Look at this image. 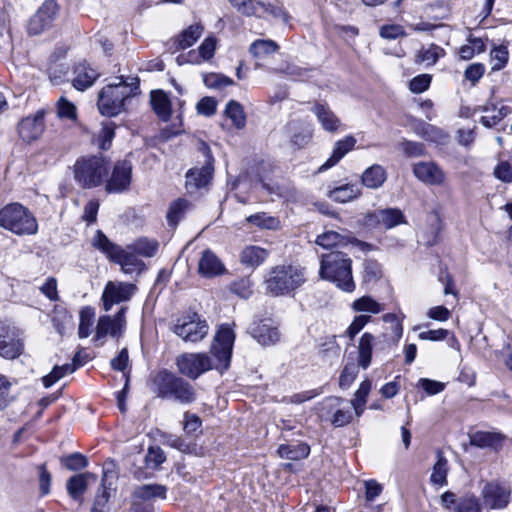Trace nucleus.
<instances>
[{
  "mask_svg": "<svg viewBox=\"0 0 512 512\" xmlns=\"http://www.w3.org/2000/svg\"><path fill=\"white\" fill-rule=\"evenodd\" d=\"M234 341L235 333L232 327L222 324L211 346V353L218 363L213 365L210 357L205 353H183L176 359L179 372L191 379H196L213 367L221 371L226 370L230 364Z\"/></svg>",
  "mask_w": 512,
  "mask_h": 512,
  "instance_id": "1",
  "label": "nucleus"
},
{
  "mask_svg": "<svg viewBox=\"0 0 512 512\" xmlns=\"http://www.w3.org/2000/svg\"><path fill=\"white\" fill-rule=\"evenodd\" d=\"M57 114L61 119L75 121L77 118L75 105L65 97H61L57 102Z\"/></svg>",
  "mask_w": 512,
  "mask_h": 512,
  "instance_id": "57",
  "label": "nucleus"
},
{
  "mask_svg": "<svg viewBox=\"0 0 512 512\" xmlns=\"http://www.w3.org/2000/svg\"><path fill=\"white\" fill-rule=\"evenodd\" d=\"M135 289V285L130 283L109 281L102 295L104 310L109 311L114 304L128 301Z\"/></svg>",
  "mask_w": 512,
  "mask_h": 512,
  "instance_id": "14",
  "label": "nucleus"
},
{
  "mask_svg": "<svg viewBox=\"0 0 512 512\" xmlns=\"http://www.w3.org/2000/svg\"><path fill=\"white\" fill-rule=\"evenodd\" d=\"M189 202L185 199L175 200L167 212V220L170 225H176L182 214L188 209Z\"/></svg>",
  "mask_w": 512,
  "mask_h": 512,
  "instance_id": "55",
  "label": "nucleus"
},
{
  "mask_svg": "<svg viewBox=\"0 0 512 512\" xmlns=\"http://www.w3.org/2000/svg\"><path fill=\"white\" fill-rule=\"evenodd\" d=\"M96 479V476L89 472L74 475L67 481V492L74 500L82 502L83 494L90 484L96 482Z\"/></svg>",
  "mask_w": 512,
  "mask_h": 512,
  "instance_id": "23",
  "label": "nucleus"
},
{
  "mask_svg": "<svg viewBox=\"0 0 512 512\" xmlns=\"http://www.w3.org/2000/svg\"><path fill=\"white\" fill-rule=\"evenodd\" d=\"M239 12L245 15H257L262 16L265 13L271 14L274 17L283 15V11L279 7H274L270 4L263 2L253 3L252 0H229Z\"/></svg>",
  "mask_w": 512,
  "mask_h": 512,
  "instance_id": "20",
  "label": "nucleus"
},
{
  "mask_svg": "<svg viewBox=\"0 0 512 512\" xmlns=\"http://www.w3.org/2000/svg\"><path fill=\"white\" fill-rule=\"evenodd\" d=\"M482 111L485 113L480 118V123L486 128H492L502 121L507 115V108L504 106L496 107L494 105L484 106Z\"/></svg>",
  "mask_w": 512,
  "mask_h": 512,
  "instance_id": "39",
  "label": "nucleus"
},
{
  "mask_svg": "<svg viewBox=\"0 0 512 512\" xmlns=\"http://www.w3.org/2000/svg\"><path fill=\"white\" fill-rule=\"evenodd\" d=\"M470 444L478 448L499 449L503 445L505 436L498 432L476 431L469 435Z\"/></svg>",
  "mask_w": 512,
  "mask_h": 512,
  "instance_id": "26",
  "label": "nucleus"
},
{
  "mask_svg": "<svg viewBox=\"0 0 512 512\" xmlns=\"http://www.w3.org/2000/svg\"><path fill=\"white\" fill-rule=\"evenodd\" d=\"M509 58L508 49L504 45L495 46L490 52V63L492 71L503 69Z\"/></svg>",
  "mask_w": 512,
  "mask_h": 512,
  "instance_id": "54",
  "label": "nucleus"
},
{
  "mask_svg": "<svg viewBox=\"0 0 512 512\" xmlns=\"http://www.w3.org/2000/svg\"><path fill=\"white\" fill-rule=\"evenodd\" d=\"M92 245L105 254L110 261L119 264L125 274L139 275L146 268L145 263L131 249L112 243L101 230H97L92 239Z\"/></svg>",
  "mask_w": 512,
  "mask_h": 512,
  "instance_id": "5",
  "label": "nucleus"
},
{
  "mask_svg": "<svg viewBox=\"0 0 512 512\" xmlns=\"http://www.w3.org/2000/svg\"><path fill=\"white\" fill-rule=\"evenodd\" d=\"M250 334L263 346L273 345L280 338L277 327H274L268 320L254 323L250 327Z\"/></svg>",
  "mask_w": 512,
  "mask_h": 512,
  "instance_id": "22",
  "label": "nucleus"
},
{
  "mask_svg": "<svg viewBox=\"0 0 512 512\" xmlns=\"http://www.w3.org/2000/svg\"><path fill=\"white\" fill-rule=\"evenodd\" d=\"M402 333L403 326L401 321L390 325L387 331L378 339L376 354H384L386 351L390 350L392 346H395L402 337Z\"/></svg>",
  "mask_w": 512,
  "mask_h": 512,
  "instance_id": "29",
  "label": "nucleus"
},
{
  "mask_svg": "<svg viewBox=\"0 0 512 512\" xmlns=\"http://www.w3.org/2000/svg\"><path fill=\"white\" fill-rule=\"evenodd\" d=\"M346 243L347 238L336 231H326L316 239V244L325 249L345 245Z\"/></svg>",
  "mask_w": 512,
  "mask_h": 512,
  "instance_id": "51",
  "label": "nucleus"
},
{
  "mask_svg": "<svg viewBox=\"0 0 512 512\" xmlns=\"http://www.w3.org/2000/svg\"><path fill=\"white\" fill-rule=\"evenodd\" d=\"M63 464L68 470H79L87 466L88 461L85 456L79 453H73L62 459Z\"/></svg>",
  "mask_w": 512,
  "mask_h": 512,
  "instance_id": "63",
  "label": "nucleus"
},
{
  "mask_svg": "<svg viewBox=\"0 0 512 512\" xmlns=\"http://www.w3.org/2000/svg\"><path fill=\"white\" fill-rule=\"evenodd\" d=\"M203 27L199 24L189 26L177 39L178 48L186 49L192 46L202 35Z\"/></svg>",
  "mask_w": 512,
  "mask_h": 512,
  "instance_id": "48",
  "label": "nucleus"
},
{
  "mask_svg": "<svg viewBox=\"0 0 512 512\" xmlns=\"http://www.w3.org/2000/svg\"><path fill=\"white\" fill-rule=\"evenodd\" d=\"M106 477H107V474L104 473L101 488L98 490V493L94 499L91 512H109L108 501L110 499V492H109L110 488L106 487V484H105Z\"/></svg>",
  "mask_w": 512,
  "mask_h": 512,
  "instance_id": "53",
  "label": "nucleus"
},
{
  "mask_svg": "<svg viewBox=\"0 0 512 512\" xmlns=\"http://www.w3.org/2000/svg\"><path fill=\"white\" fill-rule=\"evenodd\" d=\"M440 501L448 512H481L480 503L473 495L457 497L455 493L446 491Z\"/></svg>",
  "mask_w": 512,
  "mask_h": 512,
  "instance_id": "17",
  "label": "nucleus"
},
{
  "mask_svg": "<svg viewBox=\"0 0 512 512\" xmlns=\"http://www.w3.org/2000/svg\"><path fill=\"white\" fill-rule=\"evenodd\" d=\"M225 115L229 118L236 129H243L246 125V114L242 105L235 101L231 100L227 103L225 111Z\"/></svg>",
  "mask_w": 512,
  "mask_h": 512,
  "instance_id": "44",
  "label": "nucleus"
},
{
  "mask_svg": "<svg viewBox=\"0 0 512 512\" xmlns=\"http://www.w3.org/2000/svg\"><path fill=\"white\" fill-rule=\"evenodd\" d=\"M371 316L359 315L354 318L346 330V335L353 340L354 337L370 322Z\"/></svg>",
  "mask_w": 512,
  "mask_h": 512,
  "instance_id": "62",
  "label": "nucleus"
},
{
  "mask_svg": "<svg viewBox=\"0 0 512 512\" xmlns=\"http://www.w3.org/2000/svg\"><path fill=\"white\" fill-rule=\"evenodd\" d=\"M313 112L321 127L327 132L335 133L342 125L340 118L326 104L316 103Z\"/></svg>",
  "mask_w": 512,
  "mask_h": 512,
  "instance_id": "25",
  "label": "nucleus"
},
{
  "mask_svg": "<svg viewBox=\"0 0 512 512\" xmlns=\"http://www.w3.org/2000/svg\"><path fill=\"white\" fill-rule=\"evenodd\" d=\"M355 145L356 139L352 135H348L345 138L338 140L334 145L331 156L319 168V170L324 171L336 165L348 152L353 150Z\"/></svg>",
  "mask_w": 512,
  "mask_h": 512,
  "instance_id": "28",
  "label": "nucleus"
},
{
  "mask_svg": "<svg viewBox=\"0 0 512 512\" xmlns=\"http://www.w3.org/2000/svg\"><path fill=\"white\" fill-rule=\"evenodd\" d=\"M494 175L503 182H512V165L507 161L500 162L494 169Z\"/></svg>",
  "mask_w": 512,
  "mask_h": 512,
  "instance_id": "64",
  "label": "nucleus"
},
{
  "mask_svg": "<svg viewBox=\"0 0 512 512\" xmlns=\"http://www.w3.org/2000/svg\"><path fill=\"white\" fill-rule=\"evenodd\" d=\"M382 276V269L376 261L368 260L364 263L363 281L366 283L375 282Z\"/></svg>",
  "mask_w": 512,
  "mask_h": 512,
  "instance_id": "59",
  "label": "nucleus"
},
{
  "mask_svg": "<svg viewBox=\"0 0 512 512\" xmlns=\"http://www.w3.org/2000/svg\"><path fill=\"white\" fill-rule=\"evenodd\" d=\"M44 129L43 111H37L35 114L23 118L18 125L19 136L28 143L37 140L44 132Z\"/></svg>",
  "mask_w": 512,
  "mask_h": 512,
  "instance_id": "18",
  "label": "nucleus"
},
{
  "mask_svg": "<svg viewBox=\"0 0 512 512\" xmlns=\"http://www.w3.org/2000/svg\"><path fill=\"white\" fill-rule=\"evenodd\" d=\"M511 489L509 486L498 482H487L481 496L484 506L489 509H504L510 501Z\"/></svg>",
  "mask_w": 512,
  "mask_h": 512,
  "instance_id": "12",
  "label": "nucleus"
},
{
  "mask_svg": "<svg viewBox=\"0 0 512 512\" xmlns=\"http://www.w3.org/2000/svg\"><path fill=\"white\" fill-rule=\"evenodd\" d=\"M216 48V39L213 37H207L198 51L191 50L187 54H182L177 57V62L183 64L185 62L198 64L201 61L209 60L213 57Z\"/></svg>",
  "mask_w": 512,
  "mask_h": 512,
  "instance_id": "21",
  "label": "nucleus"
},
{
  "mask_svg": "<svg viewBox=\"0 0 512 512\" xmlns=\"http://www.w3.org/2000/svg\"><path fill=\"white\" fill-rule=\"evenodd\" d=\"M199 150L205 157V165L201 168H192L186 173V188L189 191L198 190L208 185L213 173V157L210 148L204 142H200Z\"/></svg>",
  "mask_w": 512,
  "mask_h": 512,
  "instance_id": "9",
  "label": "nucleus"
},
{
  "mask_svg": "<svg viewBox=\"0 0 512 512\" xmlns=\"http://www.w3.org/2000/svg\"><path fill=\"white\" fill-rule=\"evenodd\" d=\"M166 460L164 451L157 446L149 447L145 461L146 464L153 468H158Z\"/></svg>",
  "mask_w": 512,
  "mask_h": 512,
  "instance_id": "60",
  "label": "nucleus"
},
{
  "mask_svg": "<svg viewBox=\"0 0 512 512\" xmlns=\"http://www.w3.org/2000/svg\"><path fill=\"white\" fill-rule=\"evenodd\" d=\"M279 46L273 40L259 39L254 41L250 46V53L256 58H264L278 50Z\"/></svg>",
  "mask_w": 512,
  "mask_h": 512,
  "instance_id": "50",
  "label": "nucleus"
},
{
  "mask_svg": "<svg viewBox=\"0 0 512 512\" xmlns=\"http://www.w3.org/2000/svg\"><path fill=\"white\" fill-rule=\"evenodd\" d=\"M287 130L290 134L291 143L298 148L306 146L312 138V130L303 128L297 123H289Z\"/></svg>",
  "mask_w": 512,
  "mask_h": 512,
  "instance_id": "42",
  "label": "nucleus"
},
{
  "mask_svg": "<svg viewBox=\"0 0 512 512\" xmlns=\"http://www.w3.org/2000/svg\"><path fill=\"white\" fill-rule=\"evenodd\" d=\"M322 410L330 415L329 421L335 427H343L354 418L353 406L340 397H328L322 403Z\"/></svg>",
  "mask_w": 512,
  "mask_h": 512,
  "instance_id": "10",
  "label": "nucleus"
},
{
  "mask_svg": "<svg viewBox=\"0 0 512 512\" xmlns=\"http://www.w3.org/2000/svg\"><path fill=\"white\" fill-rule=\"evenodd\" d=\"M74 74L73 86L80 91L91 87L99 77V73L85 63H79L74 69Z\"/></svg>",
  "mask_w": 512,
  "mask_h": 512,
  "instance_id": "31",
  "label": "nucleus"
},
{
  "mask_svg": "<svg viewBox=\"0 0 512 512\" xmlns=\"http://www.w3.org/2000/svg\"><path fill=\"white\" fill-rule=\"evenodd\" d=\"M305 281L303 268L293 265H278L271 268L265 277V292L271 296L290 295Z\"/></svg>",
  "mask_w": 512,
  "mask_h": 512,
  "instance_id": "4",
  "label": "nucleus"
},
{
  "mask_svg": "<svg viewBox=\"0 0 512 512\" xmlns=\"http://www.w3.org/2000/svg\"><path fill=\"white\" fill-rule=\"evenodd\" d=\"M118 79L119 82L110 83L99 92L97 106L103 116L114 117L123 112L125 101L139 87V81L135 77L130 78L129 82L123 76Z\"/></svg>",
  "mask_w": 512,
  "mask_h": 512,
  "instance_id": "2",
  "label": "nucleus"
},
{
  "mask_svg": "<svg viewBox=\"0 0 512 512\" xmlns=\"http://www.w3.org/2000/svg\"><path fill=\"white\" fill-rule=\"evenodd\" d=\"M377 222L385 228H392L403 222L404 216L398 209H385L376 213Z\"/></svg>",
  "mask_w": 512,
  "mask_h": 512,
  "instance_id": "47",
  "label": "nucleus"
},
{
  "mask_svg": "<svg viewBox=\"0 0 512 512\" xmlns=\"http://www.w3.org/2000/svg\"><path fill=\"white\" fill-rule=\"evenodd\" d=\"M386 180V171L380 165H372L362 175V183L368 188L376 189L383 185Z\"/></svg>",
  "mask_w": 512,
  "mask_h": 512,
  "instance_id": "38",
  "label": "nucleus"
},
{
  "mask_svg": "<svg viewBox=\"0 0 512 512\" xmlns=\"http://www.w3.org/2000/svg\"><path fill=\"white\" fill-rule=\"evenodd\" d=\"M167 488L160 484H145L137 486L133 491V505L132 509L134 512H138V506L136 501H149L152 499H164L166 497Z\"/></svg>",
  "mask_w": 512,
  "mask_h": 512,
  "instance_id": "24",
  "label": "nucleus"
},
{
  "mask_svg": "<svg viewBox=\"0 0 512 512\" xmlns=\"http://www.w3.org/2000/svg\"><path fill=\"white\" fill-rule=\"evenodd\" d=\"M413 175L422 183L431 186H442L446 181L443 169L433 161H420L412 166Z\"/></svg>",
  "mask_w": 512,
  "mask_h": 512,
  "instance_id": "15",
  "label": "nucleus"
},
{
  "mask_svg": "<svg viewBox=\"0 0 512 512\" xmlns=\"http://www.w3.org/2000/svg\"><path fill=\"white\" fill-rule=\"evenodd\" d=\"M246 221L259 229L277 230L280 228V220L265 212L252 214L246 218Z\"/></svg>",
  "mask_w": 512,
  "mask_h": 512,
  "instance_id": "43",
  "label": "nucleus"
},
{
  "mask_svg": "<svg viewBox=\"0 0 512 512\" xmlns=\"http://www.w3.org/2000/svg\"><path fill=\"white\" fill-rule=\"evenodd\" d=\"M378 340L375 339L374 335L365 332L359 339L358 343V365L363 369H367L372 362V352L376 349Z\"/></svg>",
  "mask_w": 512,
  "mask_h": 512,
  "instance_id": "30",
  "label": "nucleus"
},
{
  "mask_svg": "<svg viewBox=\"0 0 512 512\" xmlns=\"http://www.w3.org/2000/svg\"><path fill=\"white\" fill-rule=\"evenodd\" d=\"M24 350V344L19 331L15 327L0 325V356L13 360Z\"/></svg>",
  "mask_w": 512,
  "mask_h": 512,
  "instance_id": "11",
  "label": "nucleus"
},
{
  "mask_svg": "<svg viewBox=\"0 0 512 512\" xmlns=\"http://www.w3.org/2000/svg\"><path fill=\"white\" fill-rule=\"evenodd\" d=\"M252 281L250 278H241L235 280L231 286V291L243 299H247L252 295Z\"/></svg>",
  "mask_w": 512,
  "mask_h": 512,
  "instance_id": "58",
  "label": "nucleus"
},
{
  "mask_svg": "<svg viewBox=\"0 0 512 512\" xmlns=\"http://www.w3.org/2000/svg\"><path fill=\"white\" fill-rule=\"evenodd\" d=\"M178 380L179 378L174 374L167 371H161L155 378V383L158 386V396L172 397Z\"/></svg>",
  "mask_w": 512,
  "mask_h": 512,
  "instance_id": "40",
  "label": "nucleus"
},
{
  "mask_svg": "<svg viewBox=\"0 0 512 512\" xmlns=\"http://www.w3.org/2000/svg\"><path fill=\"white\" fill-rule=\"evenodd\" d=\"M310 447L305 443L282 444L278 447V454L283 459L298 461L308 457Z\"/></svg>",
  "mask_w": 512,
  "mask_h": 512,
  "instance_id": "35",
  "label": "nucleus"
},
{
  "mask_svg": "<svg viewBox=\"0 0 512 512\" xmlns=\"http://www.w3.org/2000/svg\"><path fill=\"white\" fill-rule=\"evenodd\" d=\"M110 163L101 156L79 158L74 164V179L83 188L101 185L108 176Z\"/></svg>",
  "mask_w": 512,
  "mask_h": 512,
  "instance_id": "7",
  "label": "nucleus"
},
{
  "mask_svg": "<svg viewBox=\"0 0 512 512\" xmlns=\"http://www.w3.org/2000/svg\"><path fill=\"white\" fill-rule=\"evenodd\" d=\"M198 271L204 277H214L224 272V265L219 258L210 250H205L198 264Z\"/></svg>",
  "mask_w": 512,
  "mask_h": 512,
  "instance_id": "27",
  "label": "nucleus"
},
{
  "mask_svg": "<svg viewBox=\"0 0 512 512\" xmlns=\"http://www.w3.org/2000/svg\"><path fill=\"white\" fill-rule=\"evenodd\" d=\"M269 252L259 246H247L240 255V260L243 264L250 267H257L261 265L268 257Z\"/></svg>",
  "mask_w": 512,
  "mask_h": 512,
  "instance_id": "36",
  "label": "nucleus"
},
{
  "mask_svg": "<svg viewBox=\"0 0 512 512\" xmlns=\"http://www.w3.org/2000/svg\"><path fill=\"white\" fill-rule=\"evenodd\" d=\"M361 189L359 185L346 183L328 191V197L335 202L346 203L359 197Z\"/></svg>",
  "mask_w": 512,
  "mask_h": 512,
  "instance_id": "34",
  "label": "nucleus"
},
{
  "mask_svg": "<svg viewBox=\"0 0 512 512\" xmlns=\"http://www.w3.org/2000/svg\"><path fill=\"white\" fill-rule=\"evenodd\" d=\"M94 323V313L90 308H85L80 312V323L78 335L80 338H87L91 334V327Z\"/></svg>",
  "mask_w": 512,
  "mask_h": 512,
  "instance_id": "56",
  "label": "nucleus"
},
{
  "mask_svg": "<svg viewBox=\"0 0 512 512\" xmlns=\"http://www.w3.org/2000/svg\"><path fill=\"white\" fill-rule=\"evenodd\" d=\"M79 358L80 354H76L72 363H67L61 366L56 365L49 374L42 378L43 385L46 388H49L66 375L73 373L78 366H81Z\"/></svg>",
  "mask_w": 512,
  "mask_h": 512,
  "instance_id": "32",
  "label": "nucleus"
},
{
  "mask_svg": "<svg viewBox=\"0 0 512 512\" xmlns=\"http://www.w3.org/2000/svg\"><path fill=\"white\" fill-rule=\"evenodd\" d=\"M448 461L441 452L437 453V462L433 466L431 482L435 485L444 486L447 484Z\"/></svg>",
  "mask_w": 512,
  "mask_h": 512,
  "instance_id": "46",
  "label": "nucleus"
},
{
  "mask_svg": "<svg viewBox=\"0 0 512 512\" xmlns=\"http://www.w3.org/2000/svg\"><path fill=\"white\" fill-rule=\"evenodd\" d=\"M444 54L443 48L435 44H430L428 47H422L418 51L417 62L424 63L426 66H433Z\"/></svg>",
  "mask_w": 512,
  "mask_h": 512,
  "instance_id": "45",
  "label": "nucleus"
},
{
  "mask_svg": "<svg viewBox=\"0 0 512 512\" xmlns=\"http://www.w3.org/2000/svg\"><path fill=\"white\" fill-rule=\"evenodd\" d=\"M172 397L183 404L192 403L196 399L193 387L181 378L176 382Z\"/></svg>",
  "mask_w": 512,
  "mask_h": 512,
  "instance_id": "49",
  "label": "nucleus"
},
{
  "mask_svg": "<svg viewBox=\"0 0 512 512\" xmlns=\"http://www.w3.org/2000/svg\"><path fill=\"white\" fill-rule=\"evenodd\" d=\"M172 331L185 342L196 343L207 336L209 325L199 314L189 313L176 320Z\"/></svg>",
  "mask_w": 512,
  "mask_h": 512,
  "instance_id": "8",
  "label": "nucleus"
},
{
  "mask_svg": "<svg viewBox=\"0 0 512 512\" xmlns=\"http://www.w3.org/2000/svg\"><path fill=\"white\" fill-rule=\"evenodd\" d=\"M126 325L125 308H121L116 315L101 316L96 327L95 340H103L108 335L118 337L122 334Z\"/></svg>",
  "mask_w": 512,
  "mask_h": 512,
  "instance_id": "16",
  "label": "nucleus"
},
{
  "mask_svg": "<svg viewBox=\"0 0 512 512\" xmlns=\"http://www.w3.org/2000/svg\"><path fill=\"white\" fill-rule=\"evenodd\" d=\"M320 276L336 285L344 292L355 290L352 276V261L343 252L332 251L323 254L320 262Z\"/></svg>",
  "mask_w": 512,
  "mask_h": 512,
  "instance_id": "3",
  "label": "nucleus"
},
{
  "mask_svg": "<svg viewBox=\"0 0 512 512\" xmlns=\"http://www.w3.org/2000/svg\"><path fill=\"white\" fill-rule=\"evenodd\" d=\"M127 247L138 256L150 258L156 255L159 243L155 239L142 237L128 244Z\"/></svg>",
  "mask_w": 512,
  "mask_h": 512,
  "instance_id": "37",
  "label": "nucleus"
},
{
  "mask_svg": "<svg viewBox=\"0 0 512 512\" xmlns=\"http://www.w3.org/2000/svg\"><path fill=\"white\" fill-rule=\"evenodd\" d=\"M0 226L17 235H34L38 223L34 215L20 203H10L0 209Z\"/></svg>",
  "mask_w": 512,
  "mask_h": 512,
  "instance_id": "6",
  "label": "nucleus"
},
{
  "mask_svg": "<svg viewBox=\"0 0 512 512\" xmlns=\"http://www.w3.org/2000/svg\"><path fill=\"white\" fill-rule=\"evenodd\" d=\"M57 12L58 5L54 0L45 1L28 22L29 34L38 35L49 28Z\"/></svg>",
  "mask_w": 512,
  "mask_h": 512,
  "instance_id": "13",
  "label": "nucleus"
},
{
  "mask_svg": "<svg viewBox=\"0 0 512 512\" xmlns=\"http://www.w3.org/2000/svg\"><path fill=\"white\" fill-rule=\"evenodd\" d=\"M150 102L153 111L163 121H168L171 116V102L168 95L162 90H154L150 94Z\"/></svg>",
  "mask_w": 512,
  "mask_h": 512,
  "instance_id": "33",
  "label": "nucleus"
},
{
  "mask_svg": "<svg viewBox=\"0 0 512 512\" xmlns=\"http://www.w3.org/2000/svg\"><path fill=\"white\" fill-rule=\"evenodd\" d=\"M371 387L372 383L370 380L366 379L362 381L354 394V398L351 401H348L353 406L355 416L360 417L363 414Z\"/></svg>",
  "mask_w": 512,
  "mask_h": 512,
  "instance_id": "41",
  "label": "nucleus"
},
{
  "mask_svg": "<svg viewBox=\"0 0 512 512\" xmlns=\"http://www.w3.org/2000/svg\"><path fill=\"white\" fill-rule=\"evenodd\" d=\"M352 309L357 312L378 314L384 310V306L370 296H363L353 302Z\"/></svg>",
  "mask_w": 512,
  "mask_h": 512,
  "instance_id": "52",
  "label": "nucleus"
},
{
  "mask_svg": "<svg viewBox=\"0 0 512 512\" xmlns=\"http://www.w3.org/2000/svg\"><path fill=\"white\" fill-rule=\"evenodd\" d=\"M131 164L127 161H119L115 164L112 175L107 181L106 191L120 193L125 191L131 182Z\"/></svg>",
  "mask_w": 512,
  "mask_h": 512,
  "instance_id": "19",
  "label": "nucleus"
},
{
  "mask_svg": "<svg viewBox=\"0 0 512 512\" xmlns=\"http://www.w3.org/2000/svg\"><path fill=\"white\" fill-rule=\"evenodd\" d=\"M358 374V367L355 364H347L343 368L340 378H339V385L341 388L346 389L348 388L353 381L355 380L356 376Z\"/></svg>",
  "mask_w": 512,
  "mask_h": 512,
  "instance_id": "61",
  "label": "nucleus"
}]
</instances>
